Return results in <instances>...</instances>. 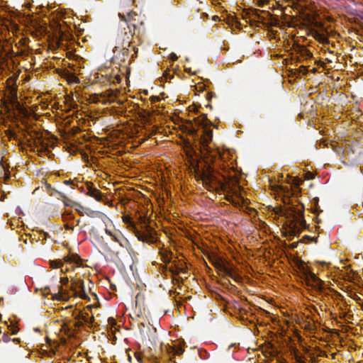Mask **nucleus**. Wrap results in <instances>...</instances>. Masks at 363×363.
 Segmentation results:
<instances>
[{
	"mask_svg": "<svg viewBox=\"0 0 363 363\" xmlns=\"http://www.w3.org/2000/svg\"><path fill=\"white\" fill-rule=\"evenodd\" d=\"M171 59L173 61H174V60H176L177 59V56L175 54L173 53V54L171 55Z\"/></svg>",
	"mask_w": 363,
	"mask_h": 363,
	"instance_id": "obj_14",
	"label": "nucleus"
},
{
	"mask_svg": "<svg viewBox=\"0 0 363 363\" xmlns=\"http://www.w3.org/2000/svg\"><path fill=\"white\" fill-rule=\"evenodd\" d=\"M197 179H201L203 185L209 191H225V184L217 175L210 171L198 173L196 175Z\"/></svg>",
	"mask_w": 363,
	"mask_h": 363,
	"instance_id": "obj_2",
	"label": "nucleus"
},
{
	"mask_svg": "<svg viewBox=\"0 0 363 363\" xmlns=\"http://www.w3.org/2000/svg\"><path fill=\"white\" fill-rule=\"evenodd\" d=\"M212 130L209 128H205L203 134L202 135L203 145H207V144L212 140Z\"/></svg>",
	"mask_w": 363,
	"mask_h": 363,
	"instance_id": "obj_7",
	"label": "nucleus"
},
{
	"mask_svg": "<svg viewBox=\"0 0 363 363\" xmlns=\"http://www.w3.org/2000/svg\"><path fill=\"white\" fill-rule=\"evenodd\" d=\"M183 352L182 346L179 344L162 343L160 355H155L150 350H147L144 351L141 356H137V359L141 363L145 360L150 363H166L172 361L174 355H180Z\"/></svg>",
	"mask_w": 363,
	"mask_h": 363,
	"instance_id": "obj_1",
	"label": "nucleus"
},
{
	"mask_svg": "<svg viewBox=\"0 0 363 363\" xmlns=\"http://www.w3.org/2000/svg\"><path fill=\"white\" fill-rule=\"evenodd\" d=\"M68 281V279L67 278H62L61 279V282L62 284H65Z\"/></svg>",
	"mask_w": 363,
	"mask_h": 363,
	"instance_id": "obj_15",
	"label": "nucleus"
},
{
	"mask_svg": "<svg viewBox=\"0 0 363 363\" xmlns=\"http://www.w3.org/2000/svg\"><path fill=\"white\" fill-rule=\"evenodd\" d=\"M309 277L311 279V280L313 281L314 284L316 286H319L321 284L320 279L314 274L311 272L309 274Z\"/></svg>",
	"mask_w": 363,
	"mask_h": 363,
	"instance_id": "obj_11",
	"label": "nucleus"
},
{
	"mask_svg": "<svg viewBox=\"0 0 363 363\" xmlns=\"http://www.w3.org/2000/svg\"><path fill=\"white\" fill-rule=\"evenodd\" d=\"M69 296L66 294V293L60 289L57 294H55L54 298L57 301H65L67 300Z\"/></svg>",
	"mask_w": 363,
	"mask_h": 363,
	"instance_id": "obj_10",
	"label": "nucleus"
},
{
	"mask_svg": "<svg viewBox=\"0 0 363 363\" xmlns=\"http://www.w3.org/2000/svg\"><path fill=\"white\" fill-rule=\"evenodd\" d=\"M24 242H25L26 244H27V243H28L27 240H24Z\"/></svg>",
	"mask_w": 363,
	"mask_h": 363,
	"instance_id": "obj_17",
	"label": "nucleus"
},
{
	"mask_svg": "<svg viewBox=\"0 0 363 363\" xmlns=\"http://www.w3.org/2000/svg\"><path fill=\"white\" fill-rule=\"evenodd\" d=\"M72 291L75 296H79L82 299L88 298L89 291L86 289L83 281L77 280L73 283Z\"/></svg>",
	"mask_w": 363,
	"mask_h": 363,
	"instance_id": "obj_4",
	"label": "nucleus"
},
{
	"mask_svg": "<svg viewBox=\"0 0 363 363\" xmlns=\"http://www.w3.org/2000/svg\"><path fill=\"white\" fill-rule=\"evenodd\" d=\"M140 219H141V221L145 223V218H143L142 217H140Z\"/></svg>",
	"mask_w": 363,
	"mask_h": 363,
	"instance_id": "obj_16",
	"label": "nucleus"
},
{
	"mask_svg": "<svg viewBox=\"0 0 363 363\" xmlns=\"http://www.w3.org/2000/svg\"><path fill=\"white\" fill-rule=\"evenodd\" d=\"M216 266L222 274L230 277L236 282L239 281L240 277L233 268L220 263L216 264Z\"/></svg>",
	"mask_w": 363,
	"mask_h": 363,
	"instance_id": "obj_5",
	"label": "nucleus"
},
{
	"mask_svg": "<svg viewBox=\"0 0 363 363\" xmlns=\"http://www.w3.org/2000/svg\"><path fill=\"white\" fill-rule=\"evenodd\" d=\"M108 324L111 327V330H113V329L115 330H116V322L113 318H109L108 319Z\"/></svg>",
	"mask_w": 363,
	"mask_h": 363,
	"instance_id": "obj_12",
	"label": "nucleus"
},
{
	"mask_svg": "<svg viewBox=\"0 0 363 363\" xmlns=\"http://www.w3.org/2000/svg\"><path fill=\"white\" fill-rule=\"evenodd\" d=\"M64 261L66 263H69L70 264H75L77 267H79L82 264V260L77 255H71L69 256H66L64 257Z\"/></svg>",
	"mask_w": 363,
	"mask_h": 363,
	"instance_id": "obj_6",
	"label": "nucleus"
},
{
	"mask_svg": "<svg viewBox=\"0 0 363 363\" xmlns=\"http://www.w3.org/2000/svg\"><path fill=\"white\" fill-rule=\"evenodd\" d=\"M87 194L92 198H94L97 201H100L102 197V194L99 190L96 189H89Z\"/></svg>",
	"mask_w": 363,
	"mask_h": 363,
	"instance_id": "obj_9",
	"label": "nucleus"
},
{
	"mask_svg": "<svg viewBox=\"0 0 363 363\" xmlns=\"http://www.w3.org/2000/svg\"><path fill=\"white\" fill-rule=\"evenodd\" d=\"M50 267L55 269V268H59V267H61L62 268V272H65V271H67L68 270V267H65L63 262H62V260H52V261H50Z\"/></svg>",
	"mask_w": 363,
	"mask_h": 363,
	"instance_id": "obj_8",
	"label": "nucleus"
},
{
	"mask_svg": "<svg viewBox=\"0 0 363 363\" xmlns=\"http://www.w3.org/2000/svg\"><path fill=\"white\" fill-rule=\"evenodd\" d=\"M123 221L125 223H132V222L130 221V218L129 216H124L123 217Z\"/></svg>",
	"mask_w": 363,
	"mask_h": 363,
	"instance_id": "obj_13",
	"label": "nucleus"
},
{
	"mask_svg": "<svg viewBox=\"0 0 363 363\" xmlns=\"http://www.w3.org/2000/svg\"><path fill=\"white\" fill-rule=\"evenodd\" d=\"M66 309L67 310L68 312L72 313L74 317L79 319V320L74 323V325L77 326L83 325V321L86 323L89 321V319H90V321H91V320L94 318L93 315H91L89 318V314L86 311H73L72 307L71 306H67Z\"/></svg>",
	"mask_w": 363,
	"mask_h": 363,
	"instance_id": "obj_3",
	"label": "nucleus"
}]
</instances>
